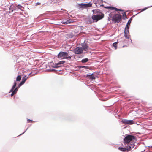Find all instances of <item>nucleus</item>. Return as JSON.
<instances>
[{
	"instance_id": "1",
	"label": "nucleus",
	"mask_w": 152,
	"mask_h": 152,
	"mask_svg": "<svg viewBox=\"0 0 152 152\" xmlns=\"http://www.w3.org/2000/svg\"><path fill=\"white\" fill-rule=\"evenodd\" d=\"M135 139V137L134 136L132 135H127L125 137L124 139V143L126 144H128L130 143V144H132V143H133L134 145V142L132 141Z\"/></svg>"
},
{
	"instance_id": "2",
	"label": "nucleus",
	"mask_w": 152,
	"mask_h": 152,
	"mask_svg": "<svg viewBox=\"0 0 152 152\" xmlns=\"http://www.w3.org/2000/svg\"><path fill=\"white\" fill-rule=\"evenodd\" d=\"M58 58L62 59H71V56H68V53L65 52H60L58 54Z\"/></svg>"
},
{
	"instance_id": "3",
	"label": "nucleus",
	"mask_w": 152,
	"mask_h": 152,
	"mask_svg": "<svg viewBox=\"0 0 152 152\" xmlns=\"http://www.w3.org/2000/svg\"><path fill=\"white\" fill-rule=\"evenodd\" d=\"M104 16V14L101 13L99 15H94L92 16V18L94 22H97L99 20L102 19Z\"/></svg>"
},
{
	"instance_id": "4",
	"label": "nucleus",
	"mask_w": 152,
	"mask_h": 152,
	"mask_svg": "<svg viewBox=\"0 0 152 152\" xmlns=\"http://www.w3.org/2000/svg\"><path fill=\"white\" fill-rule=\"evenodd\" d=\"M132 143V144H130L126 148L119 147L118 149L124 152L130 151L131 150V148H133L134 147V145L133 143Z\"/></svg>"
},
{
	"instance_id": "5",
	"label": "nucleus",
	"mask_w": 152,
	"mask_h": 152,
	"mask_svg": "<svg viewBox=\"0 0 152 152\" xmlns=\"http://www.w3.org/2000/svg\"><path fill=\"white\" fill-rule=\"evenodd\" d=\"M122 16L121 15L118 14H116L113 17L112 21L114 22L115 23H118L121 20Z\"/></svg>"
},
{
	"instance_id": "6",
	"label": "nucleus",
	"mask_w": 152,
	"mask_h": 152,
	"mask_svg": "<svg viewBox=\"0 0 152 152\" xmlns=\"http://www.w3.org/2000/svg\"><path fill=\"white\" fill-rule=\"evenodd\" d=\"M16 83L15 82L14 83V85L12 86V88L10 91V92H12L11 95V96H13L15 94L18 90L17 88H16L14 90V89L16 87Z\"/></svg>"
},
{
	"instance_id": "7",
	"label": "nucleus",
	"mask_w": 152,
	"mask_h": 152,
	"mask_svg": "<svg viewBox=\"0 0 152 152\" xmlns=\"http://www.w3.org/2000/svg\"><path fill=\"white\" fill-rule=\"evenodd\" d=\"M121 122L123 124H129L132 125L134 124V121L132 120H127L126 119H123L121 120Z\"/></svg>"
},
{
	"instance_id": "8",
	"label": "nucleus",
	"mask_w": 152,
	"mask_h": 152,
	"mask_svg": "<svg viewBox=\"0 0 152 152\" xmlns=\"http://www.w3.org/2000/svg\"><path fill=\"white\" fill-rule=\"evenodd\" d=\"M79 6L81 8H85L91 7L92 6V4L90 3H88L87 4H85L82 3L81 4H79Z\"/></svg>"
},
{
	"instance_id": "9",
	"label": "nucleus",
	"mask_w": 152,
	"mask_h": 152,
	"mask_svg": "<svg viewBox=\"0 0 152 152\" xmlns=\"http://www.w3.org/2000/svg\"><path fill=\"white\" fill-rule=\"evenodd\" d=\"M74 52L76 54H80L83 52V50L81 48L77 47L74 50Z\"/></svg>"
},
{
	"instance_id": "10",
	"label": "nucleus",
	"mask_w": 152,
	"mask_h": 152,
	"mask_svg": "<svg viewBox=\"0 0 152 152\" xmlns=\"http://www.w3.org/2000/svg\"><path fill=\"white\" fill-rule=\"evenodd\" d=\"M129 28H125L124 31V36L126 39H129Z\"/></svg>"
},
{
	"instance_id": "11",
	"label": "nucleus",
	"mask_w": 152,
	"mask_h": 152,
	"mask_svg": "<svg viewBox=\"0 0 152 152\" xmlns=\"http://www.w3.org/2000/svg\"><path fill=\"white\" fill-rule=\"evenodd\" d=\"M106 8L108 9H110L111 10H115V11H122V10H121L119 9H117V8L114 7H105Z\"/></svg>"
},
{
	"instance_id": "12",
	"label": "nucleus",
	"mask_w": 152,
	"mask_h": 152,
	"mask_svg": "<svg viewBox=\"0 0 152 152\" xmlns=\"http://www.w3.org/2000/svg\"><path fill=\"white\" fill-rule=\"evenodd\" d=\"M81 48L83 49V50H84L85 51H88V50L89 47L87 45L83 44Z\"/></svg>"
},
{
	"instance_id": "13",
	"label": "nucleus",
	"mask_w": 152,
	"mask_h": 152,
	"mask_svg": "<svg viewBox=\"0 0 152 152\" xmlns=\"http://www.w3.org/2000/svg\"><path fill=\"white\" fill-rule=\"evenodd\" d=\"M132 19V18H131L128 21L126 24V26L125 28H129L130 24L131 22Z\"/></svg>"
},
{
	"instance_id": "14",
	"label": "nucleus",
	"mask_w": 152,
	"mask_h": 152,
	"mask_svg": "<svg viewBox=\"0 0 152 152\" xmlns=\"http://www.w3.org/2000/svg\"><path fill=\"white\" fill-rule=\"evenodd\" d=\"M87 77L88 78H90L91 79H95V78L94 76V75L92 74L91 75H88Z\"/></svg>"
},
{
	"instance_id": "15",
	"label": "nucleus",
	"mask_w": 152,
	"mask_h": 152,
	"mask_svg": "<svg viewBox=\"0 0 152 152\" xmlns=\"http://www.w3.org/2000/svg\"><path fill=\"white\" fill-rule=\"evenodd\" d=\"M62 23L64 24H66L70 23L71 22L69 21V20H67L66 21L63 20L62 22Z\"/></svg>"
},
{
	"instance_id": "16",
	"label": "nucleus",
	"mask_w": 152,
	"mask_h": 152,
	"mask_svg": "<svg viewBox=\"0 0 152 152\" xmlns=\"http://www.w3.org/2000/svg\"><path fill=\"white\" fill-rule=\"evenodd\" d=\"M118 42H116L113 43V46L115 48V49H116L117 48V44Z\"/></svg>"
},
{
	"instance_id": "17",
	"label": "nucleus",
	"mask_w": 152,
	"mask_h": 152,
	"mask_svg": "<svg viewBox=\"0 0 152 152\" xmlns=\"http://www.w3.org/2000/svg\"><path fill=\"white\" fill-rule=\"evenodd\" d=\"M17 7L18 9L21 10L22 11H23L24 8L23 7H22L21 5H18L17 6Z\"/></svg>"
},
{
	"instance_id": "18",
	"label": "nucleus",
	"mask_w": 152,
	"mask_h": 152,
	"mask_svg": "<svg viewBox=\"0 0 152 152\" xmlns=\"http://www.w3.org/2000/svg\"><path fill=\"white\" fill-rule=\"evenodd\" d=\"M88 61V59L87 58H84V59H83L81 61V62L82 63H84L86 62L87 61Z\"/></svg>"
},
{
	"instance_id": "19",
	"label": "nucleus",
	"mask_w": 152,
	"mask_h": 152,
	"mask_svg": "<svg viewBox=\"0 0 152 152\" xmlns=\"http://www.w3.org/2000/svg\"><path fill=\"white\" fill-rule=\"evenodd\" d=\"M65 62V61H59V62L56 64L57 65H58L59 64H63Z\"/></svg>"
},
{
	"instance_id": "20",
	"label": "nucleus",
	"mask_w": 152,
	"mask_h": 152,
	"mask_svg": "<svg viewBox=\"0 0 152 152\" xmlns=\"http://www.w3.org/2000/svg\"><path fill=\"white\" fill-rule=\"evenodd\" d=\"M21 76L20 75H18L17 76L16 80L17 81H20L21 80Z\"/></svg>"
},
{
	"instance_id": "21",
	"label": "nucleus",
	"mask_w": 152,
	"mask_h": 152,
	"mask_svg": "<svg viewBox=\"0 0 152 152\" xmlns=\"http://www.w3.org/2000/svg\"><path fill=\"white\" fill-rule=\"evenodd\" d=\"M28 77H26V75L24 77H23L22 80L23 81L25 82Z\"/></svg>"
},
{
	"instance_id": "22",
	"label": "nucleus",
	"mask_w": 152,
	"mask_h": 152,
	"mask_svg": "<svg viewBox=\"0 0 152 152\" xmlns=\"http://www.w3.org/2000/svg\"><path fill=\"white\" fill-rule=\"evenodd\" d=\"M27 123H32L33 122H34V121L31 120H30L29 119H27Z\"/></svg>"
},
{
	"instance_id": "23",
	"label": "nucleus",
	"mask_w": 152,
	"mask_h": 152,
	"mask_svg": "<svg viewBox=\"0 0 152 152\" xmlns=\"http://www.w3.org/2000/svg\"><path fill=\"white\" fill-rule=\"evenodd\" d=\"M25 82L22 80L21 81V82L20 83L19 85L20 86H21V85H22L24 83H25Z\"/></svg>"
},
{
	"instance_id": "24",
	"label": "nucleus",
	"mask_w": 152,
	"mask_h": 152,
	"mask_svg": "<svg viewBox=\"0 0 152 152\" xmlns=\"http://www.w3.org/2000/svg\"><path fill=\"white\" fill-rule=\"evenodd\" d=\"M148 8V7H145V8H144L142 9V10H141V12H142V11H144L145 10H146V9H147V8Z\"/></svg>"
},
{
	"instance_id": "25",
	"label": "nucleus",
	"mask_w": 152,
	"mask_h": 152,
	"mask_svg": "<svg viewBox=\"0 0 152 152\" xmlns=\"http://www.w3.org/2000/svg\"><path fill=\"white\" fill-rule=\"evenodd\" d=\"M124 15L125 16V18H127L126 16V14L125 13H124V14L123 15V17H124Z\"/></svg>"
},
{
	"instance_id": "26",
	"label": "nucleus",
	"mask_w": 152,
	"mask_h": 152,
	"mask_svg": "<svg viewBox=\"0 0 152 152\" xmlns=\"http://www.w3.org/2000/svg\"><path fill=\"white\" fill-rule=\"evenodd\" d=\"M37 4L38 5H40L41 4L40 3H37Z\"/></svg>"
},
{
	"instance_id": "27",
	"label": "nucleus",
	"mask_w": 152,
	"mask_h": 152,
	"mask_svg": "<svg viewBox=\"0 0 152 152\" xmlns=\"http://www.w3.org/2000/svg\"><path fill=\"white\" fill-rule=\"evenodd\" d=\"M93 21H92L90 23H93Z\"/></svg>"
},
{
	"instance_id": "28",
	"label": "nucleus",
	"mask_w": 152,
	"mask_h": 152,
	"mask_svg": "<svg viewBox=\"0 0 152 152\" xmlns=\"http://www.w3.org/2000/svg\"><path fill=\"white\" fill-rule=\"evenodd\" d=\"M125 46H126V47H127V46L126 45H125V46H123V47H124Z\"/></svg>"
},
{
	"instance_id": "29",
	"label": "nucleus",
	"mask_w": 152,
	"mask_h": 152,
	"mask_svg": "<svg viewBox=\"0 0 152 152\" xmlns=\"http://www.w3.org/2000/svg\"><path fill=\"white\" fill-rule=\"evenodd\" d=\"M83 67L86 68V66H83Z\"/></svg>"
},
{
	"instance_id": "30",
	"label": "nucleus",
	"mask_w": 152,
	"mask_h": 152,
	"mask_svg": "<svg viewBox=\"0 0 152 152\" xmlns=\"http://www.w3.org/2000/svg\"><path fill=\"white\" fill-rule=\"evenodd\" d=\"M59 0H56L57 1H58Z\"/></svg>"
},
{
	"instance_id": "31",
	"label": "nucleus",
	"mask_w": 152,
	"mask_h": 152,
	"mask_svg": "<svg viewBox=\"0 0 152 152\" xmlns=\"http://www.w3.org/2000/svg\"><path fill=\"white\" fill-rule=\"evenodd\" d=\"M123 18L124 19H125V18H124V17Z\"/></svg>"
}]
</instances>
